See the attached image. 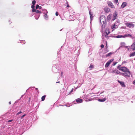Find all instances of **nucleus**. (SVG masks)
<instances>
[{
	"label": "nucleus",
	"mask_w": 135,
	"mask_h": 135,
	"mask_svg": "<svg viewBox=\"0 0 135 135\" xmlns=\"http://www.w3.org/2000/svg\"><path fill=\"white\" fill-rule=\"evenodd\" d=\"M46 97V95H45L42 96V97H41V100L42 101H44L45 100Z\"/></svg>",
	"instance_id": "25"
},
{
	"label": "nucleus",
	"mask_w": 135,
	"mask_h": 135,
	"mask_svg": "<svg viewBox=\"0 0 135 135\" xmlns=\"http://www.w3.org/2000/svg\"><path fill=\"white\" fill-rule=\"evenodd\" d=\"M127 26L129 28H133L134 27V25L132 23H125Z\"/></svg>",
	"instance_id": "7"
},
{
	"label": "nucleus",
	"mask_w": 135,
	"mask_h": 135,
	"mask_svg": "<svg viewBox=\"0 0 135 135\" xmlns=\"http://www.w3.org/2000/svg\"><path fill=\"white\" fill-rule=\"evenodd\" d=\"M116 70H113L112 71V73H116Z\"/></svg>",
	"instance_id": "36"
},
{
	"label": "nucleus",
	"mask_w": 135,
	"mask_h": 135,
	"mask_svg": "<svg viewBox=\"0 0 135 135\" xmlns=\"http://www.w3.org/2000/svg\"><path fill=\"white\" fill-rule=\"evenodd\" d=\"M13 119H11V120H8V122H9V123L11 122H12L13 121Z\"/></svg>",
	"instance_id": "43"
},
{
	"label": "nucleus",
	"mask_w": 135,
	"mask_h": 135,
	"mask_svg": "<svg viewBox=\"0 0 135 135\" xmlns=\"http://www.w3.org/2000/svg\"><path fill=\"white\" fill-rule=\"evenodd\" d=\"M105 31L106 34H108V35L110 32L108 30H106Z\"/></svg>",
	"instance_id": "28"
},
{
	"label": "nucleus",
	"mask_w": 135,
	"mask_h": 135,
	"mask_svg": "<svg viewBox=\"0 0 135 135\" xmlns=\"http://www.w3.org/2000/svg\"><path fill=\"white\" fill-rule=\"evenodd\" d=\"M108 34H105V37L107 38L108 37Z\"/></svg>",
	"instance_id": "49"
},
{
	"label": "nucleus",
	"mask_w": 135,
	"mask_h": 135,
	"mask_svg": "<svg viewBox=\"0 0 135 135\" xmlns=\"http://www.w3.org/2000/svg\"><path fill=\"white\" fill-rule=\"evenodd\" d=\"M31 8L32 9H35V5H32L31 6Z\"/></svg>",
	"instance_id": "35"
},
{
	"label": "nucleus",
	"mask_w": 135,
	"mask_h": 135,
	"mask_svg": "<svg viewBox=\"0 0 135 135\" xmlns=\"http://www.w3.org/2000/svg\"><path fill=\"white\" fill-rule=\"evenodd\" d=\"M123 36L122 35H118L117 36V38H121L123 37Z\"/></svg>",
	"instance_id": "30"
},
{
	"label": "nucleus",
	"mask_w": 135,
	"mask_h": 135,
	"mask_svg": "<svg viewBox=\"0 0 135 135\" xmlns=\"http://www.w3.org/2000/svg\"><path fill=\"white\" fill-rule=\"evenodd\" d=\"M73 89H71V91L69 92V94H71L73 91Z\"/></svg>",
	"instance_id": "40"
},
{
	"label": "nucleus",
	"mask_w": 135,
	"mask_h": 135,
	"mask_svg": "<svg viewBox=\"0 0 135 135\" xmlns=\"http://www.w3.org/2000/svg\"><path fill=\"white\" fill-rule=\"evenodd\" d=\"M106 100V99L105 98H104L103 99H98V101L100 102H103L105 101Z\"/></svg>",
	"instance_id": "21"
},
{
	"label": "nucleus",
	"mask_w": 135,
	"mask_h": 135,
	"mask_svg": "<svg viewBox=\"0 0 135 135\" xmlns=\"http://www.w3.org/2000/svg\"><path fill=\"white\" fill-rule=\"evenodd\" d=\"M127 4L126 2H123L121 6V7L123 8H124Z\"/></svg>",
	"instance_id": "13"
},
{
	"label": "nucleus",
	"mask_w": 135,
	"mask_h": 135,
	"mask_svg": "<svg viewBox=\"0 0 135 135\" xmlns=\"http://www.w3.org/2000/svg\"><path fill=\"white\" fill-rule=\"evenodd\" d=\"M66 3H68V2L67 1H66Z\"/></svg>",
	"instance_id": "64"
},
{
	"label": "nucleus",
	"mask_w": 135,
	"mask_h": 135,
	"mask_svg": "<svg viewBox=\"0 0 135 135\" xmlns=\"http://www.w3.org/2000/svg\"><path fill=\"white\" fill-rule=\"evenodd\" d=\"M106 45L107 46V41H106Z\"/></svg>",
	"instance_id": "61"
},
{
	"label": "nucleus",
	"mask_w": 135,
	"mask_h": 135,
	"mask_svg": "<svg viewBox=\"0 0 135 135\" xmlns=\"http://www.w3.org/2000/svg\"><path fill=\"white\" fill-rule=\"evenodd\" d=\"M59 52H57V54H59Z\"/></svg>",
	"instance_id": "62"
},
{
	"label": "nucleus",
	"mask_w": 135,
	"mask_h": 135,
	"mask_svg": "<svg viewBox=\"0 0 135 135\" xmlns=\"http://www.w3.org/2000/svg\"><path fill=\"white\" fill-rule=\"evenodd\" d=\"M123 76H124L125 77H130V75L131 74V72L129 71V70H127L126 72H125L124 73H123L121 74Z\"/></svg>",
	"instance_id": "2"
},
{
	"label": "nucleus",
	"mask_w": 135,
	"mask_h": 135,
	"mask_svg": "<svg viewBox=\"0 0 135 135\" xmlns=\"http://www.w3.org/2000/svg\"><path fill=\"white\" fill-rule=\"evenodd\" d=\"M41 8H42V7L41 6H40L39 7V9H41Z\"/></svg>",
	"instance_id": "55"
},
{
	"label": "nucleus",
	"mask_w": 135,
	"mask_h": 135,
	"mask_svg": "<svg viewBox=\"0 0 135 135\" xmlns=\"http://www.w3.org/2000/svg\"><path fill=\"white\" fill-rule=\"evenodd\" d=\"M104 47V46L103 45V44H102L101 45V47L102 48H103Z\"/></svg>",
	"instance_id": "44"
},
{
	"label": "nucleus",
	"mask_w": 135,
	"mask_h": 135,
	"mask_svg": "<svg viewBox=\"0 0 135 135\" xmlns=\"http://www.w3.org/2000/svg\"><path fill=\"white\" fill-rule=\"evenodd\" d=\"M102 21V22L104 24H105L106 23V22L105 20V17L103 15L101 16L100 18V23H101Z\"/></svg>",
	"instance_id": "1"
},
{
	"label": "nucleus",
	"mask_w": 135,
	"mask_h": 135,
	"mask_svg": "<svg viewBox=\"0 0 135 135\" xmlns=\"http://www.w3.org/2000/svg\"><path fill=\"white\" fill-rule=\"evenodd\" d=\"M117 15H118V13L117 12H114L113 13V16L112 19V21H114L115 19H116Z\"/></svg>",
	"instance_id": "8"
},
{
	"label": "nucleus",
	"mask_w": 135,
	"mask_h": 135,
	"mask_svg": "<svg viewBox=\"0 0 135 135\" xmlns=\"http://www.w3.org/2000/svg\"><path fill=\"white\" fill-rule=\"evenodd\" d=\"M118 82L119 83H120V85L123 87H125L126 86L124 84V82L123 81H119V80H118Z\"/></svg>",
	"instance_id": "12"
},
{
	"label": "nucleus",
	"mask_w": 135,
	"mask_h": 135,
	"mask_svg": "<svg viewBox=\"0 0 135 135\" xmlns=\"http://www.w3.org/2000/svg\"><path fill=\"white\" fill-rule=\"evenodd\" d=\"M9 104L10 105L11 104V102H9Z\"/></svg>",
	"instance_id": "60"
},
{
	"label": "nucleus",
	"mask_w": 135,
	"mask_h": 135,
	"mask_svg": "<svg viewBox=\"0 0 135 135\" xmlns=\"http://www.w3.org/2000/svg\"><path fill=\"white\" fill-rule=\"evenodd\" d=\"M116 73L117 74H119L120 73V71H119L118 70H116Z\"/></svg>",
	"instance_id": "37"
},
{
	"label": "nucleus",
	"mask_w": 135,
	"mask_h": 135,
	"mask_svg": "<svg viewBox=\"0 0 135 135\" xmlns=\"http://www.w3.org/2000/svg\"><path fill=\"white\" fill-rule=\"evenodd\" d=\"M62 30V29L60 30V31H61Z\"/></svg>",
	"instance_id": "63"
},
{
	"label": "nucleus",
	"mask_w": 135,
	"mask_h": 135,
	"mask_svg": "<svg viewBox=\"0 0 135 135\" xmlns=\"http://www.w3.org/2000/svg\"><path fill=\"white\" fill-rule=\"evenodd\" d=\"M21 43H22V44H25L26 42L25 41H22V42H21Z\"/></svg>",
	"instance_id": "38"
},
{
	"label": "nucleus",
	"mask_w": 135,
	"mask_h": 135,
	"mask_svg": "<svg viewBox=\"0 0 135 135\" xmlns=\"http://www.w3.org/2000/svg\"><path fill=\"white\" fill-rule=\"evenodd\" d=\"M35 90L37 91L38 92V93L39 91H38V90L37 88H35Z\"/></svg>",
	"instance_id": "48"
},
{
	"label": "nucleus",
	"mask_w": 135,
	"mask_h": 135,
	"mask_svg": "<svg viewBox=\"0 0 135 135\" xmlns=\"http://www.w3.org/2000/svg\"><path fill=\"white\" fill-rule=\"evenodd\" d=\"M36 3V1L35 0H34L33 1H32V5H35V4Z\"/></svg>",
	"instance_id": "29"
},
{
	"label": "nucleus",
	"mask_w": 135,
	"mask_h": 135,
	"mask_svg": "<svg viewBox=\"0 0 135 135\" xmlns=\"http://www.w3.org/2000/svg\"><path fill=\"white\" fill-rule=\"evenodd\" d=\"M116 26H117V25H116V24H114V26H113V27H114V28H115V27Z\"/></svg>",
	"instance_id": "52"
},
{
	"label": "nucleus",
	"mask_w": 135,
	"mask_h": 135,
	"mask_svg": "<svg viewBox=\"0 0 135 135\" xmlns=\"http://www.w3.org/2000/svg\"><path fill=\"white\" fill-rule=\"evenodd\" d=\"M56 83H60V82L59 81H58V82H56Z\"/></svg>",
	"instance_id": "58"
},
{
	"label": "nucleus",
	"mask_w": 135,
	"mask_h": 135,
	"mask_svg": "<svg viewBox=\"0 0 135 135\" xmlns=\"http://www.w3.org/2000/svg\"><path fill=\"white\" fill-rule=\"evenodd\" d=\"M25 94H24L23 95H22V96H21V97L20 98V99H21V98L22 97H23L24 95Z\"/></svg>",
	"instance_id": "54"
},
{
	"label": "nucleus",
	"mask_w": 135,
	"mask_h": 135,
	"mask_svg": "<svg viewBox=\"0 0 135 135\" xmlns=\"http://www.w3.org/2000/svg\"><path fill=\"white\" fill-rule=\"evenodd\" d=\"M119 22V21H117L115 23L116 24H117V23L118 24Z\"/></svg>",
	"instance_id": "39"
},
{
	"label": "nucleus",
	"mask_w": 135,
	"mask_h": 135,
	"mask_svg": "<svg viewBox=\"0 0 135 135\" xmlns=\"http://www.w3.org/2000/svg\"><path fill=\"white\" fill-rule=\"evenodd\" d=\"M83 100L82 99L80 98L76 99L75 100L73 101V103H74L75 102H76L77 103H80L83 102Z\"/></svg>",
	"instance_id": "5"
},
{
	"label": "nucleus",
	"mask_w": 135,
	"mask_h": 135,
	"mask_svg": "<svg viewBox=\"0 0 135 135\" xmlns=\"http://www.w3.org/2000/svg\"><path fill=\"white\" fill-rule=\"evenodd\" d=\"M32 12H35V14H40L42 13V12L39 11L36 9H32Z\"/></svg>",
	"instance_id": "9"
},
{
	"label": "nucleus",
	"mask_w": 135,
	"mask_h": 135,
	"mask_svg": "<svg viewBox=\"0 0 135 135\" xmlns=\"http://www.w3.org/2000/svg\"><path fill=\"white\" fill-rule=\"evenodd\" d=\"M44 14H47L48 13V11L47 10L45 9H43L42 11V12Z\"/></svg>",
	"instance_id": "14"
},
{
	"label": "nucleus",
	"mask_w": 135,
	"mask_h": 135,
	"mask_svg": "<svg viewBox=\"0 0 135 135\" xmlns=\"http://www.w3.org/2000/svg\"><path fill=\"white\" fill-rule=\"evenodd\" d=\"M44 17L46 20H48L49 19V16L47 14H45L44 15Z\"/></svg>",
	"instance_id": "15"
},
{
	"label": "nucleus",
	"mask_w": 135,
	"mask_h": 135,
	"mask_svg": "<svg viewBox=\"0 0 135 135\" xmlns=\"http://www.w3.org/2000/svg\"><path fill=\"white\" fill-rule=\"evenodd\" d=\"M135 55V52H134L132 53H131L129 55V56L130 57H131V56H134Z\"/></svg>",
	"instance_id": "24"
},
{
	"label": "nucleus",
	"mask_w": 135,
	"mask_h": 135,
	"mask_svg": "<svg viewBox=\"0 0 135 135\" xmlns=\"http://www.w3.org/2000/svg\"><path fill=\"white\" fill-rule=\"evenodd\" d=\"M39 6H40L38 4H37L36 6V9H39Z\"/></svg>",
	"instance_id": "32"
},
{
	"label": "nucleus",
	"mask_w": 135,
	"mask_h": 135,
	"mask_svg": "<svg viewBox=\"0 0 135 135\" xmlns=\"http://www.w3.org/2000/svg\"><path fill=\"white\" fill-rule=\"evenodd\" d=\"M127 63V62L126 61H123L122 62V64H124L125 63Z\"/></svg>",
	"instance_id": "46"
},
{
	"label": "nucleus",
	"mask_w": 135,
	"mask_h": 135,
	"mask_svg": "<svg viewBox=\"0 0 135 135\" xmlns=\"http://www.w3.org/2000/svg\"><path fill=\"white\" fill-rule=\"evenodd\" d=\"M112 15L109 14L107 17V19L108 21H110L112 17Z\"/></svg>",
	"instance_id": "20"
},
{
	"label": "nucleus",
	"mask_w": 135,
	"mask_h": 135,
	"mask_svg": "<svg viewBox=\"0 0 135 135\" xmlns=\"http://www.w3.org/2000/svg\"><path fill=\"white\" fill-rule=\"evenodd\" d=\"M120 44L121 45V46L118 49H120L122 47L124 46L125 44L124 42H122L120 43Z\"/></svg>",
	"instance_id": "22"
},
{
	"label": "nucleus",
	"mask_w": 135,
	"mask_h": 135,
	"mask_svg": "<svg viewBox=\"0 0 135 135\" xmlns=\"http://www.w3.org/2000/svg\"><path fill=\"white\" fill-rule=\"evenodd\" d=\"M112 54V53L111 52H110L108 53V54L106 55V57H107L109 56H110V55Z\"/></svg>",
	"instance_id": "26"
},
{
	"label": "nucleus",
	"mask_w": 135,
	"mask_h": 135,
	"mask_svg": "<svg viewBox=\"0 0 135 135\" xmlns=\"http://www.w3.org/2000/svg\"><path fill=\"white\" fill-rule=\"evenodd\" d=\"M114 1L115 3H118V0H114Z\"/></svg>",
	"instance_id": "42"
},
{
	"label": "nucleus",
	"mask_w": 135,
	"mask_h": 135,
	"mask_svg": "<svg viewBox=\"0 0 135 135\" xmlns=\"http://www.w3.org/2000/svg\"><path fill=\"white\" fill-rule=\"evenodd\" d=\"M94 67V66L93 65L90 64V66H89V68H90L91 69H93Z\"/></svg>",
	"instance_id": "27"
},
{
	"label": "nucleus",
	"mask_w": 135,
	"mask_h": 135,
	"mask_svg": "<svg viewBox=\"0 0 135 135\" xmlns=\"http://www.w3.org/2000/svg\"><path fill=\"white\" fill-rule=\"evenodd\" d=\"M121 28L122 29H125L126 28V27H122Z\"/></svg>",
	"instance_id": "50"
},
{
	"label": "nucleus",
	"mask_w": 135,
	"mask_h": 135,
	"mask_svg": "<svg viewBox=\"0 0 135 135\" xmlns=\"http://www.w3.org/2000/svg\"><path fill=\"white\" fill-rule=\"evenodd\" d=\"M108 5L112 8H114V6L112 3L110 1H108L107 2Z\"/></svg>",
	"instance_id": "11"
},
{
	"label": "nucleus",
	"mask_w": 135,
	"mask_h": 135,
	"mask_svg": "<svg viewBox=\"0 0 135 135\" xmlns=\"http://www.w3.org/2000/svg\"><path fill=\"white\" fill-rule=\"evenodd\" d=\"M133 44H135V38L134 39V42Z\"/></svg>",
	"instance_id": "57"
},
{
	"label": "nucleus",
	"mask_w": 135,
	"mask_h": 135,
	"mask_svg": "<svg viewBox=\"0 0 135 135\" xmlns=\"http://www.w3.org/2000/svg\"><path fill=\"white\" fill-rule=\"evenodd\" d=\"M104 10L105 12L108 13L110 12V9L108 8H104Z\"/></svg>",
	"instance_id": "16"
},
{
	"label": "nucleus",
	"mask_w": 135,
	"mask_h": 135,
	"mask_svg": "<svg viewBox=\"0 0 135 135\" xmlns=\"http://www.w3.org/2000/svg\"><path fill=\"white\" fill-rule=\"evenodd\" d=\"M69 4H68L67 6V7H69Z\"/></svg>",
	"instance_id": "56"
},
{
	"label": "nucleus",
	"mask_w": 135,
	"mask_h": 135,
	"mask_svg": "<svg viewBox=\"0 0 135 135\" xmlns=\"http://www.w3.org/2000/svg\"><path fill=\"white\" fill-rule=\"evenodd\" d=\"M22 112H21V111H20V112H18L17 114V115H18L20 114V113H21Z\"/></svg>",
	"instance_id": "41"
},
{
	"label": "nucleus",
	"mask_w": 135,
	"mask_h": 135,
	"mask_svg": "<svg viewBox=\"0 0 135 135\" xmlns=\"http://www.w3.org/2000/svg\"><path fill=\"white\" fill-rule=\"evenodd\" d=\"M62 73H63V72L62 71L61 73V76H62Z\"/></svg>",
	"instance_id": "53"
},
{
	"label": "nucleus",
	"mask_w": 135,
	"mask_h": 135,
	"mask_svg": "<svg viewBox=\"0 0 135 135\" xmlns=\"http://www.w3.org/2000/svg\"><path fill=\"white\" fill-rule=\"evenodd\" d=\"M117 63V62H114L112 64V65L113 66H115L116 64Z\"/></svg>",
	"instance_id": "33"
},
{
	"label": "nucleus",
	"mask_w": 135,
	"mask_h": 135,
	"mask_svg": "<svg viewBox=\"0 0 135 135\" xmlns=\"http://www.w3.org/2000/svg\"><path fill=\"white\" fill-rule=\"evenodd\" d=\"M121 65H119L117 67V68L119 70V69H120L121 67Z\"/></svg>",
	"instance_id": "31"
},
{
	"label": "nucleus",
	"mask_w": 135,
	"mask_h": 135,
	"mask_svg": "<svg viewBox=\"0 0 135 135\" xmlns=\"http://www.w3.org/2000/svg\"><path fill=\"white\" fill-rule=\"evenodd\" d=\"M78 28H76L75 30H73V32H75L74 33L75 35H76V34H78V33L79 32H78Z\"/></svg>",
	"instance_id": "18"
},
{
	"label": "nucleus",
	"mask_w": 135,
	"mask_h": 135,
	"mask_svg": "<svg viewBox=\"0 0 135 135\" xmlns=\"http://www.w3.org/2000/svg\"><path fill=\"white\" fill-rule=\"evenodd\" d=\"M52 71L54 73H56L58 71V69L57 66L56 65H54L52 67Z\"/></svg>",
	"instance_id": "3"
},
{
	"label": "nucleus",
	"mask_w": 135,
	"mask_h": 135,
	"mask_svg": "<svg viewBox=\"0 0 135 135\" xmlns=\"http://www.w3.org/2000/svg\"><path fill=\"white\" fill-rule=\"evenodd\" d=\"M90 16V21H91L93 19V13L91 12V10H90L89 12Z\"/></svg>",
	"instance_id": "10"
},
{
	"label": "nucleus",
	"mask_w": 135,
	"mask_h": 135,
	"mask_svg": "<svg viewBox=\"0 0 135 135\" xmlns=\"http://www.w3.org/2000/svg\"><path fill=\"white\" fill-rule=\"evenodd\" d=\"M30 99H31L30 97L29 98V101H30Z\"/></svg>",
	"instance_id": "59"
},
{
	"label": "nucleus",
	"mask_w": 135,
	"mask_h": 135,
	"mask_svg": "<svg viewBox=\"0 0 135 135\" xmlns=\"http://www.w3.org/2000/svg\"><path fill=\"white\" fill-rule=\"evenodd\" d=\"M34 14L35 15V18L36 20H38V18H39V17L40 16V14H35V13H34Z\"/></svg>",
	"instance_id": "17"
},
{
	"label": "nucleus",
	"mask_w": 135,
	"mask_h": 135,
	"mask_svg": "<svg viewBox=\"0 0 135 135\" xmlns=\"http://www.w3.org/2000/svg\"><path fill=\"white\" fill-rule=\"evenodd\" d=\"M55 15H56V16H58V12H56V13H55Z\"/></svg>",
	"instance_id": "45"
},
{
	"label": "nucleus",
	"mask_w": 135,
	"mask_h": 135,
	"mask_svg": "<svg viewBox=\"0 0 135 135\" xmlns=\"http://www.w3.org/2000/svg\"><path fill=\"white\" fill-rule=\"evenodd\" d=\"M74 15H70V18H71V17H72V16H73V17H74Z\"/></svg>",
	"instance_id": "47"
},
{
	"label": "nucleus",
	"mask_w": 135,
	"mask_h": 135,
	"mask_svg": "<svg viewBox=\"0 0 135 135\" xmlns=\"http://www.w3.org/2000/svg\"><path fill=\"white\" fill-rule=\"evenodd\" d=\"M133 84L135 85V80L133 81Z\"/></svg>",
	"instance_id": "51"
},
{
	"label": "nucleus",
	"mask_w": 135,
	"mask_h": 135,
	"mask_svg": "<svg viewBox=\"0 0 135 135\" xmlns=\"http://www.w3.org/2000/svg\"><path fill=\"white\" fill-rule=\"evenodd\" d=\"M26 114H25L22 115V116H21V119H23V117L26 115Z\"/></svg>",
	"instance_id": "34"
},
{
	"label": "nucleus",
	"mask_w": 135,
	"mask_h": 135,
	"mask_svg": "<svg viewBox=\"0 0 135 135\" xmlns=\"http://www.w3.org/2000/svg\"><path fill=\"white\" fill-rule=\"evenodd\" d=\"M35 87H30L26 91V92H28V91L30 90H31L32 89V90H33V89H34Z\"/></svg>",
	"instance_id": "23"
},
{
	"label": "nucleus",
	"mask_w": 135,
	"mask_h": 135,
	"mask_svg": "<svg viewBox=\"0 0 135 135\" xmlns=\"http://www.w3.org/2000/svg\"><path fill=\"white\" fill-rule=\"evenodd\" d=\"M128 70L129 69L128 68L125 66L122 67L120 69H119V70L124 72Z\"/></svg>",
	"instance_id": "6"
},
{
	"label": "nucleus",
	"mask_w": 135,
	"mask_h": 135,
	"mask_svg": "<svg viewBox=\"0 0 135 135\" xmlns=\"http://www.w3.org/2000/svg\"><path fill=\"white\" fill-rule=\"evenodd\" d=\"M114 59H110L109 61H108L106 64L105 65V67L106 68H107L108 67L109 65L114 60Z\"/></svg>",
	"instance_id": "4"
},
{
	"label": "nucleus",
	"mask_w": 135,
	"mask_h": 135,
	"mask_svg": "<svg viewBox=\"0 0 135 135\" xmlns=\"http://www.w3.org/2000/svg\"><path fill=\"white\" fill-rule=\"evenodd\" d=\"M132 37V35L131 34H126L125 35H124L123 36V37L125 38L126 37Z\"/></svg>",
	"instance_id": "19"
}]
</instances>
